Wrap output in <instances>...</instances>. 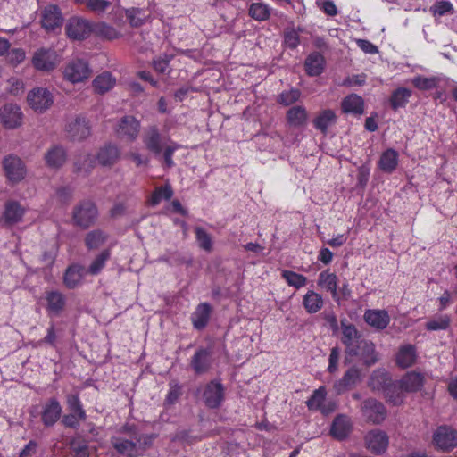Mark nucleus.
Returning a JSON list of instances; mask_svg holds the SVG:
<instances>
[{"label":"nucleus","instance_id":"obj_28","mask_svg":"<svg viewBox=\"0 0 457 457\" xmlns=\"http://www.w3.org/2000/svg\"><path fill=\"white\" fill-rule=\"evenodd\" d=\"M325 60L319 52L310 54L304 62L306 73L309 76H319L324 70Z\"/></svg>","mask_w":457,"mask_h":457},{"label":"nucleus","instance_id":"obj_49","mask_svg":"<svg viewBox=\"0 0 457 457\" xmlns=\"http://www.w3.org/2000/svg\"><path fill=\"white\" fill-rule=\"evenodd\" d=\"M173 195V190L170 185L166 184L163 187H159L154 189L149 204L153 206L158 205L162 200H170Z\"/></svg>","mask_w":457,"mask_h":457},{"label":"nucleus","instance_id":"obj_16","mask_svg":"<svg viewBox=\"0 0 457 457\" xmlns=\"http://www.w3.org/2000/svg\"><path fill=\"white\" fill-rule=\"evenodd\" d=\"M68 136L74 141H80L91 134V127L85 117H77L66 126Z\"/></svg>","mask_w":457,"mask_h":457},{"label":"nucleus","instance_id":"obj_51","mask_svg":"<svg viewBox=\"0 0 457 457\" xmlns=\"http://www.w3.org/2000/svg\"><path fill=\"white\" fill-rule=\"evenodd\" d=\"M282 278L290 287H294L296 289L304 287L307 283L306 277L291 270H284L282 272Z\"/></svg>","mask_w":457,"mask_h":457},{"label":"nucleus","instance_id":"obj_11","mask_svg":"<svg viewBox=\"0 0 457 457\" xmlns=\"http://www.w3.org/2000/svg\"><path fill=\"white\" fill-rule=\"evenodd\" d=\"M63 22V17L57 5L50 4L42 11L41 25L48 32L60 29Z\"/></svg>","mask_w":457,"mask_h":457},{"label":"nucleus","instance_id":"obj_5","mask_svg":"<svg viewBox=\"0 0 457 457\" xmlns=\"http://www.w3.org/2000/svg\"><path fill=\"white\" fill-rule=\"evenodd\" d=\"M27 102L32 110L42 113L52 106L54 96L46 87H35L28 93Z\"/></svg>","mask_w":457,"mask_h":457},{"label":"nucleus","instance_id":"obj_44","mask_svg":"<svg viewBox=\"0 0 457 457\" xmlns=\"http://www.w3.org/2000/svg\"><path fill=\"white\" fill-rule=\"evenodd\" d=\"M398 163V154L394 149L385 151L379 160V168L386 173L393 172Z\"/></svg>","mask_w":457,"mask_h":457},{"label":"nucleus","instance_id":"obj_35","mask_svg":"<svg viewBox=\"0 0 457 457\" xmlns=\"http://www.w3.org/2000/svg\"><path fill=\"white\" fill-rule=\"evenodd\" d=\"M95 162L96 160L93 155L82 153L76 157L74 162L75 172L82 176H87L95 167Z\"/></svg>","mask_w":457,"mask_h":457},{"label":"nucleus","instance_id":"obj_53","mask_svg":"<svg viewBox=\"0 0 457 457\" xmlns=\"http://www.w3.org/2000/svg\"><path fill=\"white\" fill-rule=\"evenodd\" d=\"M301 96V91L297 88L285 90L278 95V103L282 105L289 106L296 103Z\"/></svg>","mask_w":457,"mask_h":457},{"label":"nucleus","instance_id":"obj_18","mask_svg":"<svg viewBox=\"0 0 457 457\" xmlns=\"http://www.w3.org/2000/svg\"><path fill=\"white\" fill-rule=\"evenodd\" d=\"M62 411L60 402L53 397L50 398L43 407L41 420L46 427H53L61 418Z\"/></svg>","mask_w":457,"mask_h":457},{"label":"nucleus","instance_id":"obj_10","mask_svg":"<svg viewBox=\"0 0 457 457\" xmlns=\"http://www.w3.org/2000/svg\"><path fill=\"white\" fill-rule=\"evenodd\" d=\"M364 439L366 447L375 454L384 453L389 445L387 434L378 428L369 431Z\"/></svg>","mask_w":457,"mask_h":457},{"label":"nucleus","instance_id":"obj_8","mask_svg":"<svg viewBox=\"0 0 457 457\" xmlns=\"http://www.w3.org/2000/svg\"><path fill=\"white\" fill-rule=\"evenodd\" d=\"M203 401L210 409L219 408L225 399V388L223 385L216 380H211L204 388Z\"/></svg>","mask_w":457,"mask_h":457},{"label":"nucleus","instance_id":"obj_55","mask_svg":"<svg viewBox=\"0 0 457 457\" xmlns=\"http://www.w3.org/2000/svg\"><path fill=\"white\" fill-rule=\"evenodd\" d=\"M195 234L199 246L204 251L212 250V239L211 236L201 227L195 228Z\"/></svg>","mask_w":457,"mask_h":457},{"label":"nucleus","instance_id":"obj_3","mask_svg":"<svg viewBox=\"0 0 457 457\" xmlns=\"http://www.w3.org/2000/svg\"><path fill=\"white\" fill-rule=\"evenodd\" d=\"M342 343L345 345V363L352 362V357L356 354V346L361 342V335L354 325L347 322L345 319L341 320Z\"/></svg>","mask_w":457,"mask_h":457},{"label":"nucleus","instance_id":"obj_42","mask_svg":"<svg viewBox=\"0 0 457 457\" xmlns=\"http://www.w3.org/2000/svg\"><path fill=\"white\" fill-rule=\"evenodd\" d=\"M45 159L49 167L59 168L65 162L66 154L62 147L55 145L47 151Z\"/></svg>","mask_w":457,"mask_h":457},{"label":"nucleus","instance_id":"obj_14","mask_svg":"<svg viewBox=\"0 0 457 457\" xmlns=\"http://www.w3.org/2000/svg\"><path fill=\"white\" fill-rule=\"evenodd\" d=\"M143 142L148 151L160 155L165 146L164 138L156 126H150L143 135Z\"/></svg>","mask_w":457,"mask_h":457},{"label":"nucleus","instance_id":"obj_1","mask_svg":"<svg viewBox=\"0 0 457 457\" xmlns=\"http://www.w3.org/2000/svg\"><path fill=\"white\" fill-rule=\"evenodd\" d=\"M432 444L441 452H451L457 446V430L447 425L439 426L433 433Z\"/></svg>","mask_w":457,"mask_h":457},{"label":"nucleus","instance_id":"obj_34","mask_svg":"<svg viewBox=\"0 0 457 457\" xmlns=\"http://www.w3.org/2000/svg\"><path fill=\"white\" fill-rule=\"evenodd\" d=\"M351 429L350 420L345 415H337L331 425L330 433L337 439H344Z\"/></svg>","mask_w":457,"mask_h":457},{"label":"nucleus","instance_id":"obj_9","mask_svg":"<svg viewBox=\"0 0 457 457\" xmlns=\"http://www.w3.org/2000/svg\"><path fill=\"white\" fill-rule=\"evenodd\" d=\"M66 35L73 40H83L94 31V25L80 17L71 18L66 24Z\"/></svg>","mask_w":457,"mask_h":457},{"label":"nucleus","instance_id":"obj_26","mask_svg":"<svg viewBox=\"0 0 457 457\" xmlns=\"http://www.w3.org/2000/svg\"><path fill=\"white\" fill-rule=\"evenodd\" d=\"M286 119L290 127H303L308 120L307 110L303 105L292 106L287 110Z\"/></svg>","mask_w":457,"mask_h":457},{"label":"nucleus","instance_id":"obj_45","mask_svg":"<svg viewBox=\"0 0 457 457\" xmlns=\"http://www.w3.org/2000/svg\"><path fill=\"white\" fill-rule=\"evenodd\" d=\"M411 96V91L406 87H398L395 89L390 97V105L392 109L396 111L399 108L405 107Z\"/></svg>","mask_w":457,"mask_h":457},{"label":"nucleus","instance_id":"obj_33","mask_svg":"<svg viewBox=\"0 0 457 457\" xmlns=\"http://www.w3.org/2000/svg\"><path fill=\"white\" fill-rule=\"evenodd\" d=\"M46 300L47 303V311L54 315H58L64 309L66 298L59 291L46 292Z\"/></svg>","mask_w":457,"mask_h":457},{"label":"nucleus","instance_id":"obj_36","mask_svg":"<svg viewBox=\"0 0 457 457\" xmlns=\"http://www.w3.org/2000/svg\"><path fill=\"white\" fill-rule=\"evenodd\" d=\"M83 267L80 265L75 264L70 266L63 276L64 285L70 289L77 287L83 278Z\"/></svg>","mask_w":457,"mask_h":457},{"label":"nucleus","instance_id":"obj_30","mask_svg":"<svg viewBox=\"0 0 457 457\" xmlns=\"http://www.w3.org/2000/svg\"><path fill=\"white\" fill-rule=\"evenodd\" d=\"M416 348L412 345H405L399 348L396 355V363L398 366L406 369L412 366L416 361Z\"/></svg>","mask_w":457,"mask_h":457},{"label":"nucleus","instance_id":"obj_46","mask_svg":"<svg viewBox=\"0 0 457 457\" xmlns=\"http://www.w3.org/2000/svg\"><path fill=\"white\" fill-rule=\"evenodd\" d=\"M451 317L448 314L435 315L425 324L428 331L446 330L451 325Z\"/></svg>","mask_w":457,"mask_h":457},{"label":"nucleus","instance_id":"obj_61","mask_svg":"<svg viewBox=\"0 0 457 457\" xmlns=\"http://www.w3.org/2000/svg\"><path fill=\"white\" fill-rule=\"evenodd\" d=\"M284 43L289 48H296L300 43L297 31L294 29H287L284 34Z\"/></svg>","mask_w":457,"mask_h":457},{"label":"nucleus","instance_id":"obj_32","mask_svg":"<svg viewBox=\"0 0 457 457\" xmlns=\"http://www.w3.org/2000/svg\"><path fill=\"white\" fill-rule=\"evenodd\" d=\"M390 384L391 378L388 372L382 369L374 370L369 379V386L374 391L386 390Z\"/></svg>","mask_w":457,"mask_h":457},{"label":"nucleus","instance_id":"obj_6","mask_svg":"<svg viewBox=\"0 0 457 457\" xmlns=\"http://www.w3.org/2000/svg\"><path fill=\"white\" fill-rule=\"evenodd\" d=\"M361 411L363 418L373 424H380L386 418V409L384 404L371 397L361 403Z\"/></svg>","mask_w":457,"mask_h":457},{"label":"nucleus","instance_id":"obj_2","mask_svg":"<svg viewBox=\"0 0 457 457\" xmlns=\"http://www.w3.org/2000/svg\"><path fill=\"white\" fill-rule=\"evenodd\" d=\"M31 63L37 71L49 72L59 64V57L54 48L40 47L34 52Z\"/></svg>","mask_w":457,"mask_h":457},{"label":"nucleus","instance_id":"obj_48","mask_svg":"<svg viewBox=\"0 0 457 457\" xmlns=\"http://www.w3.org/2000/svg\"><path fill=\"white\" fill-rule=\"evenodd\" d=\"M66 403L68 410L71 413H75L76 416H79L82 419V420H86L87 413L83 408L81 401L77 394H69L66 396Z\"/></svg>","mask_w":457,"mask_h":457},{"label":"nucleus","instance_id":"obj_4","mask_svg":"<svg viewBox=\"0 0 457 457\" xmlns=\"http://www.w3.org/2000/svg\"><path fill=\"white\" fill-rule=\"evenodd\" d=\"M97 214V208L93 202L83 201L74 207L72 219L77 226L87 228L96 222Z\"/></svg>","mask_w":457,"mask_h":457},{"label":"nucleus","instance_id":"obj_52","mask_svg":"<svg viewBox=\"0 0 457 457\" xmlns=\"http://www.w3.org/2000/svg\"><path fill=\"white\" fill-rule=\"evenodd\" d=\"M249 15L256 21H265L270 16V9L264 4L253 3L250 5Z\"/></svg>","mask_w":457,"mask_h":457},{"label":"nucleus","instance_id":"obj_39","mask_svg":"<svg viewBox=\"0 0 457 457\" xmlns=\"http://www.w3.org/2000/svg\"><path fill=\"white\" fill-rule=\"evenodd\" d=\"M323 304L322 296L312 290H309L303 296V305L308 313L318 312L322 309Z\"/></svg>","mask_w":457,"mask_h":457},{"label":"nucleus","instance_id":"obj_64","mask_svg":"<svg viewBox=\"0 0 457 457\" xmlns=\"http://www.w3.org/2000/svg\"><path fill=\"white\" fill-rule=\"evenodd\" d=\"M81 418L76 416L75 413L65 414L62 418V423L64 427L73 429H78L80 426Z\"/></svg>","mask_w":457,"mask_h":457},{"label":"nucleus","instance_id":"obj_58","mask_svg":"<svg viewBox=\"0 0 457 457\" xmlns=\"http://www.w3.org/2000/svg\"><path fill=\"white\" fill-rule=\"evenodd\" d=\"M110 6L109 0H87L86 2V7L96 13H104Z\"/></svg>","mask_w":457,"mask_h":457},{"label":"nucleus","instance_id":"obj_13","mask_svg":"<svg viewBox=\"0 0 457 457\" xmlns=\"http://www.w3.org/2000/svg\"><path fill=\"white\" fill-rule=\"evenodd\" d=\"M212 361V351L201 347L191 357L190 366L196 375H202L210 370Z\"/></svg>","mask_w":457,"mask_h":457},{"label":"nucleus","instance_id":"obj_54","mask_svg":"<svg viewBox=\"0 0 457 457\" xmlns=\"http://www.w3.org/2000/svg\"><path fill=\"white\" fill-rule=\"evenodd\" d=\"M429 11L435 17H441L447 13H453V7L448 0H436L435 4L429 8Z\"/></svg>","mask_w":457,"mask_h":457},{"label":"nucleus","instance_id":"obj_60","mask_svg":"<svg viewBox=\"0 0 457 457\" xmlns=\"http://www.w3.org/2000/svg\"><path fill=\"white\" fill-rule=\"evenodd\" d=\"M71 448L74 457H89L88 445L86 442H78L73 439L71 442Z\"/></svg>","mask_w":457,"mask_h":457},{"label":"nucleus","instance_id":"obj_56","mask_svg":"<svg viewBox=\"0 0 457 457\" xmlns=\"http://www.w3.org/2000/svg\"><path fill=\"white\" fill-rule=\"evenodd\" d=\"M94 30L107 39H115L120 37V33L113 27L104 22L96 25Z\"/></svg>","mask_w":457,"mask_h":457},{"label":"nucleus","instance_id":"obj_50","mask_svg":"<svg viewBox=\"0 0 457 457\" xmlns=\"http://www.w3.org/2000/svg\"><path fill=\"white\" fill-rule=\"evenodd\" d=\"M326 394L324 386H320L318 389L314 390L312 396L306 401L308 409L320 411L325 401Z\"/></svg>","mask_w":457,"mask_h":457},{"label":"nucleus","instance_id":"obj_7","mask_svg":"<svg viewBox=\"0 0 457 457\" xmlns=\"http://www.w3.org/2000/svg\"><path fill=\"white\" fill-rule=\"evenodd\" d=\"M87 62L82 59H73L64 68V78L71 83H79L87 79L91 75Z\"/></svg>","mask_w":457,"mask_h":457},{"label":"nucleus","instance_id":"obj_47","mask_svg":"<svg viewBox=\"0 0 457 457\" xmlns=\"http://www.w3.org/2000/svg\"><path fill=\"white\" fill-rule=\"evenodd\" d=\"M126 18L131 27L138 28L145 24L149 15L141 8H129L125 11Z\"/></svg>","mask_w":457,"mask_h":457},{"label":"nucleus","instance_id":"obj_37","mask_svg":"<svg viewBox=\"0 0 457 457\" xmlns=\"http://www.w3.org/2000/svg\"><path fill=\"white\" fill-rule=\"evenodd\" d=\"M120 157V151L117 146L112 145H105L101 148L97 154L98 162L103 166L113 165Z\"/></svg>","mask_w":457,"mask_h":457},{"label":"nucleus","instance_id":"obj_29","mask_svg":"<svg viewBox=\"0 0 457 457\" xmlns=\"http://www.w3.org/2000/svg\"><path fill=\"white\" fill-rule=\"evenodd\" d=\"M337 121V115L334 111L326 109L318 113L316 118L313 120V126L316 129L321 133L326 134L328 129L335 124Z\"/></svg>","mask_w":457,"mask_h":457},{"label":"nucleus","instance_id":"obj_41","mask_svg":"<svg viewBox=\"0 0 457 457\" xmlns=\"http://www.w3.org/2000/svg\"><path fill=\"white\" fill-rule=\"evenodd\" d=\"M442 80V76H416L411 79V83L419 90L425 91L437 88Z\"/></svg>","mask_w":457,"mask_h":457},{"label":"nucleus","instance_id":"obj_27","mask_svg":"<svg viewBox=\"0 0 457 457\" xmlns=\"http://www.w3.org/2000/svg\"><path fill=\"white\" fill-rule=\"evenodd\" d=\"M341 108L345 113L361 115L364 112V100L356 94H351L343 99Z\"/></svg>","mask_w":457,"mask_h":457},{"label":"nucleus","instance_id":"obj_23","mask_svg":"<svg viewBox=\"0 0 457 457\" xmlns=\"http://www.w3.org/2000/svg\"><path fill=\"white\" fill-rule=\"evenodd\" d=\"M317 283L320 287L330 292L332 298L335 301H339V293L337 290L338 278L335 273L330 272L328 270L321 271L319 274Z\"/></svg>","mask_w":457,"mask_h":457},{"label":"nucleus","instance_id":"obj_15","mask_svg":"<svg viewBox=\"0 0 457 457\" xmlns=\"http://www.w3.org/2000/svg\"><path fill=\"white\" fill-rule=\"evenodd\" d=\"M22 117L21 108L13 104H7L0 110L1 121L7 129H15L21 126Z\"/></svg>","mask_w":457,"mask_h":457},{"label":"nucleus","instance_id":"obj_25","mask_svg":"<svg viewBox=\"0 0 457 457\" xmlns=\"http://www.w3.org/2000/svg\"><path fill=\"white\" fill-rule=\"evenodd\" d=\"M424 377L418 372H408L399 381V388L404 392H416L421 389Z\"/></svg>","mask_w":457,"mask_h":457},{"label":"nucleus","instance_id":"obj_38","mask_svg":"<svg viewBox=\"0 0 457 457\" xmlns=\"http://www.w3.org/2000/svg\"><path fill=\"white\" fill-rule=\"evenodd\" d=\"M116 84V79L109 71H104L95 78L93 87L98 94H104Z\"/></svg>","mask_w":457,"mask_h":457},{"label":"nucleus","instance_id":"obj_62","mask_svg":"<svg viewBox=\"0 0 457 457\" xmlns=\"http://www.w3.org/2000/svg\"><path fill=\"white\" fill-rule=\"evenodd\" d=\"M25 59V51L21 48H13L7 52V61L16 66Z\"/></svg>","mask_w":457,"mask_h":457},{"label":"nucleus","instance_id":"obj_20","mask_svg":"<svg viewBox=\"0 0 457 457\" xmlns=\"http://www.w3.org/2000/svg\"><path fill=\"white\" fill-rule=\"evenodd\" d=\"M111 444L118 453L124 457H139L142 453L138 451L136 441L126 438L113 436L111 438Z\"/></svg>","mask_w":457,"mask_h":457},{"label":"nucleus","instance_id":"obj_12","mask_svg":"<svg viewBox=\"0 0 457 457\" xmlns=\"http://www.w3.org/2000/svg\"><path fill=\"white\" fill-rule=\"evenodd\" d=\"M3 167L7 179L12 183H18L25 178V166L17 156L11 154L5 157L3 161Z\"/></svg>","mask_w":457,"mask_h":457},{"label":"nucleus","instance_id":"obj_21","mask_svg":"<svg viewBox=\"0 0 457 457\" xmlns=\"http://www.w3.org/2000/svg\"><path fill=\"white\" fill-rule=\"evenodd\" d=\"M363 318L368 325L378 330L386 328L390 322L389 314L386 310L369 309L364 312Z\"/></svg>","mask_w":457,"mask_h":457},{"label":"nucleus","instance_id":"obj_31","mask_svg":"<svg viewBox=\"0 0 457 457\" xmlns=\"http://www.w3.org/2000/svg\"><path fill=\"white\" fill-rule=\"evenodd\" d=\"M211 305L207 303H200L192 314V322L196 329H203L209 322L211 315Z\"/></svg>","mask_w":457,"mask_h":457},{"label":"nucleus","instance_id":"obj_19","mask_svg":"<svg viewBox=\"0 0 457 457\" xmlns=\"http://www.w3.org/2000/svg\"><path fill=\"white\" fill-rule=\"evenodd\" d=\"M361 380V370L356 367L348 369L342 378L336 381L334 390L337 395H341L353 387Z\"/></svg>","mask_w":457,"mask_h":457},{"label":"nucleus","instance_id":"obj_17","mask_svg":"<svg viewBox=\"0 0 457 457\" xmlns=\"http://www.w3.org/2000/svg\"><path fill=\"white\" fill-rule=\"evenodd\" d=\"M139 127V121L136 118L133 116H124L120 120L116 132L119 137L132 142L138 136Z\"/></svg>","mask_w":457,"mask_h":457},{"label":"nucleus","instance_id":"obj_22","mask_svg":"<svg viewBox=\"0 0 457 457\" xmlns=\"http://www.w3.org/2000/svg\"><path fill=\"white\" fill-rule=\"evenodd\" d=\"M353 357H359L366 366L373 365L378 361L374 344L364 339L359 342L356 346V354Z\"/></svg>","mask_w":457,"mask_h":457},{"label":"nucleus","instance_id":"obj_57","mask_svg":"<svg viewBox=\"0 0 457 457\" xmlns=\"http://www.w3.org/2000/svg\"><path fill=\"white\" fill-rule=\"evenodd\" d=\"M155 437V434H137V436H135V440L136 443L137 444L138 451L142 453V455L147 449H149L152 446Z\"/></svg>","mask_w":457,"mask_h":457},{"label":"nucleus","instance_id":"obj_59","mask_svg":"<svg viewBox=\"0 0 457 457\" xmlns=\"http://www.w3.org/2000/svg\"><path fill=\"white\" fill-rule=\"evenodd\" d=\"M179 145L177 143L171 142L170 145H165V146L162 148L164 163L167 168H171L174 166L172 155L174 152L179 149Z\"/></svg>","mask_w":457,"mask_h":457},{"label":"nucleus","instance_id":"obj_40","mask_svg":"<svg viewBox=\"0 0 457 457\" xmlns=\"http://www.w3.org/2000/svg\"><path fill=\"white\" fill-rule=\"evenodd\" d=\"M111 254H112V252H111L110 248H106V249L101 251L92 260L91 263L87 267V272L92 276L98 275L103 270V269L105 267L106 262L110 260Z\"/></svg>","mask_w":457,"mask_h":457},{"label":"nucleus","instance_id":"obj_63","mask_svg":"<svg viewBox=\"0 0 457 457\" xmlns=\"http://www.w3.org/2000/svg\"><path fill=\"white\" fill-rule=\"evenodd\" d=\"M172 56L165 54L153 61L154 69L159 73H164L169 67Z\"/></svg>","mask_w":457,"mask_h":457},{"label":"nucleus","instance_id":"obj_24","mask_svg":"<svg viewBox=\"0 0 457 457\" xmlns=\"http://www.w3.org/2000/svg\"><path fill=\"white\" fill-rule=\"evenodd\" d=\"M25 213V209L21 204L14 200L7 201L4 204L3 219L8 225H13L20 222Z\"/></svg>","mask_w":457,"mask_h":457},{"label":"nucleus","instance_id":"obj_43","mask_svg":"<svg viewBox=\"0 0 457 457\" xmlns=\"http://www.w3.org/2000/svg\"><path fill=\"white\" fill-rule=\"evenodd\" d=\"M108 239V235L101 229H94L85 237V245L88 250L101 247Z\"/></svg>","mask_w":457,"mask_h":457}]
</instances>
